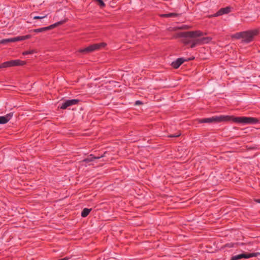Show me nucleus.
I'll return each mask as SVG.
<instances>
[{
  "label": "nucleus",
  "instance_id": "393cba45",
  "mask_svg": "<svg viewBox=\"0 0 260 260\" xmlns=\"http://www.w3.org/2000/svg\"><path fill=\"white\" fill-rule=\"evenodd\" d=\"M142 104V102H140V101H136V103H135V105H140V104Z\"/></svg>",
  "mask_w": 260,
  "mask_h": 260
},
{
  "label": "nucleus",
  "instance_id": "4be33fe9",
  "mask_svg": "<svg viewBox=\"0 0 260 260\" xmlns=\"http://www.w3.org/2000/svg\"><path fill=\"white\" fill-rule=\"evenodd\" d=\"M180 135H181V133H177V134L170 135V137H179V136H180Z\"/></svg>",
  "mask_w": 260,
  "mask_h": 260
},
{
  "label": "nucleus",
  "instance_id": "9d476101",
  "mask_svg": "<svg viewBox=\"0 0 260 260\" xmlns=\"http://www.w3.org/2000/svg\"><path fill=\"white\" fill-rule=\"evenodd\" d=\"M13 113H10L4 116H0V124L7 123L12 117Z\"/></svg>",
  "mask_w": 260,
  "mask_h": 260
},
{
  "label": "nucleus",
  "instance_id": "6e6552de",
  "mask_svg": "<svg viewBox=\"0 0 260 260\" xmlns=\"http://www.w3.org/2000/svg\"><path fill=\"white\" fill-rule=\"evenodd\" d=\"M62 23H63V21H59V22L55 23H54L52 25H51L49 26H47V27L35 29L34 31H35L36 32H42V31H44L45 30H49V29L53 28L55 27L62 24Z\"/></svg>",
  "mask_w": 260,
  "mask_h": 260
},
{
  "label": "nucleus",
  "instance_id": "5701e85b",
  "mask_svg": "<svg viewBox=\"0 0 260 260\" xmlns=\"http://www.w3.org/2000/svg\"><path fill=\"white\" fill-rule=\"evenodd\" d=\"M183 42L185 44H189L190 41L189 40H188L187 39H184L183 40Z\"/></svg>",
  "mask_w": 260,
  "mask_h": 260
},
{
  "label": "nucleus",
  "instance_id": "f257e3e1",
  "mask_svg": "<svg viewBox=\"0 0 260 260\" xmlns=\"http://www.w3.org/2000/svg\"><path fill=\"white\" fill-rule=\"evenodd\" d=\"M233 121L242 124H254L258 122V119L253 117H240L219 115L199 120L200 123H218L222 121Z\"/></svg>",
  "mask_w": 260,
  "mask_h": 260
},
{
  "label": "nucleus",
  "instance_id": "a878e982",
  "mask_svg": "<svg viewBox=\"0 0 260 260\" xmlns=\"http://www.w3.org/2000/svg\"><path fill=\"white\" fill-rule=\"evenodd\" d=\"M255 201L257 203H260V199H255Z\"/></svg>",
  "mask_w": 260,
  "mask_h": 260
},
{
  "label": "nucleus",
  "instance_id": "bb28decb",
  "mask_svg": "<svg viewBox=\"0 0 260 260\" xmlns=\"http://www.w3.org/2000/svg\"><path fill=\"white\" fill-rule=\"evenodd\" d=\"M0 68H3L2 67V64L0 65Z\"/></svg>",
  "mask_w": 260,
  "mask_h": 260
},
{
  "label": "nucleus",
  "instance_id": "4468645a",
  "mask_svg": "<svg viewBox=\"0 0 260 260\" xmlns=\"http://www.w3.org/2000/svg\"><path fill=\"white\" fill-rule=\"evenodd\" d=\"M91 209L84 208L81 213V215L83 217H86L91 211Z\"/></svg>",
  "mask_w": 260,
  "mask_h": 260
},
{
  "label": "nucleus",
  "instance_id": "423d86ee",
  "mask_svg": "<svg viewBox=\"0 0 260 260\" xmlns=\"http://www.w3.org/2000/svg\"><path fill=\"white\" fill-rule=\"evenodd\" d=\"M260 255V253L259 252H253V253H243L240 254L236 255L232 257L230 260H238L240 259L241 258H249L252 257H256L258 255Z\"/></svg>",
  "mask_w": 260,
  "mask_h": 260
},
{
  "label": "nucleus",
  "instance_id": "f8f14e48",
  "mask_svg": "<svg viewBox=\"0 0 260 260\" xmlns=\"http://www.w3.org/2000/svg\"><path fill=\"white\" fill-rule=\"evenodd\" d=\"M10 61L12 67L16 66H22L25 63V61L19 59L11 60Z\"/></svg>",
  "mask_w": 260,
  "mask_h": 260
},
{
  "label": "nucleus",
  "instance_id": "dca6fc26",
  "mask_svg": "<svg viewBox=\"0 0 260 260\" xmlns=\"http://www.w3.org/2000/svg\"><path fill=\"white\" fill-rule=\"evenodd\" d=\"M2 67L3 68L12 67L11 61H6L2 64Z\"/></svg>",
  "mask_w": 260,
  "mask_h": 260
},
{
  "label": "nucleus",
  "instance_id": "f03ea898",
  "mask_svg": "<svg viewBox=\"0 0 260 260\" xmlns=\"http://www.w3.org/2000/svg\"><path fill=\"white\" fill-rule=\"evenodd\" d=\"M257 33L258 31L255 29L238 32L233 35L232 37L237 39H241L243 43H248L253 40Z\"/></svg>",
  "mask_w": 260,
  "mask_h": 260
},
{
  "label": "nucleus",
  "instance_id": "2eb2a0df",
  "mask_svg": "<svg viewBox=\"0 0 260 260\" xmlns=\"http://www.w3.org/2000/svg\"><path fill=\"white\" fill-rule=\"evenodd\" d=\"M201 39H202V45L206 44V43H208L211 40V38L210 37H204Z\"/></svg>",
  "mask_w": 260,
  "mask_h": 260
},
{
  "label": "nucleus",
  "instance_id": "f3484780",
  "mask_svg": "<svg viewBox=\"0 0 260 260\" xmlns=\"http://www.w3.org/2000/svg\"><path fill=\"white\" fill-rule=\"evenodd\" d=\"M94 1L97 3L98 5H99V6L101 8H104L105 6V4L102 0H94Z\"/></svg>",
  "mask_w": 260,
  "mask_h": 260
},
{
  "label": "nucleus",
  "instance_id": "6ab92c4d",
  "mask_svg": "<svg viewBox=\"0 0 260 260\" xmlns=\"http://www.w3.org/2000/svg\"><path fill=\"white\" fill-rule=\"evenodd\" d=\"M35 52H36L35 50H31L30 51H24L22 53V54L25 55H27V54H32Z\"/></svg>",
  "mask_w": 260,
  "mask_h": 260
},
{
  "label": "nucleus",
  "instance_id": "a211bd4d",
  "mask_svg": "<svg viewBox=\"0 0 260 260\" xmlns=\"http://www.w3.org/2000/svg\"><path fill=\"white\" fill-rule=\"evenodd\" d=\"M162 16L164 17H176L177 16V14L174 13H171L164 14Z\"/></svg>",
  "mask_w": 260,
  "mask_h": 260
},
{
  "label": "nucleus",
  "instance_id": "9b49d317",
  "mask_svg": "<svg viewBox=\"0 0 260 260\" xmlns=\"http://www.w3.org/2000/svg\"><path fill=\"white\" fill-rule=\"evenodd\" d=\"M184 60L182 58H178L177 60L172 63V66L175 69H177L184 62Z\"/></svg>",
  "mask_w": 260,
  "mask_h": 260
},
{
  "label": "nucleus",
  "instance_id": "1a4fd4ad",
  "mask_svg": "<svg viewBox=\"0 0 260 260\" xmlns=\"http://www.w3.org/2000/svg\"><path fill=\"white\" fill-rule=\"evenodd\" d=\"M231 8L230 7H227L224 8L220 9L216 13H215L213 16L214 17L219 16L222 15L223 14H228L231 12Z\"/></svg>",
  "mask_w": 260,
  "mask_h": 260
},
{
  "label": "nucleus",
  "instance_id": "0eeeda50",
  "mask_svg": "<svg viewBox=\"0 0 260 260\" xmlns=\"http://www.w3.org/2000/svg\"><path fill=\"white\" fill-rule=\"evenodd\" d=\"M78 100L76 99L67 100L61 104V105L60 106V108L62 109H65L69 106L76 105V104L78 103Z\"/></svg>",
  "mask_w": 260,
  "mask_h": 260
},
{
  "label": "nucleus",
  "instance_id": "412c9836",
  "mask_svg": "<svg viewBox=\"0 0 260 260\" xmlns=\"http://www.w3.org/2000/svg\"><path fill=\"white\" fill-rule=\"evenodd\" d=\"M188 26L187 25H183L180 27H176L175 29H188Z\"/></svg>",
  "mask_w": 260,
  "mask_h": 260
},
{
  "label": "nucleus",
  "instance_id": "aec40b11",
  "mask_svg": "<svg viewBox=\"0 0 260 260\" xmlns=\"http://www.w3.org/2000/svg\"><path fill=\"white\" fill-rule=\"evenodd\" d=\"M46 15H44V16H34L33 17V19H43L45 17H46Z\"/></svg>",
  "mask_w": 260,
  "mask_h": 260
},
{
  "label": "nucleus",
  "instance_id": "39448f33",
  "mask_svg": "<svg viewBox=\"0 0 260 260\" xmlns=\"http://www.w3.org/2000/svg\"><path fill=\"white\" fill-rule=\"evenodd\" d=\"M30 38V35H26L24 36H18L14 38H9L3 39L0 41V44H6L9 43L15 42L20 41H23L26 39H29Z\"/></svg>",
  "mask_w": 260,
  "mask_h": 260
},
{
  "label": "nucleus",
  "instance_id": "ddd939ff",
  "mask_svg": "<svg viewBox=\"0 0 260 260\" xmlns=\"http://www.w3.org/2000/svg\"><path fill=\"white\" fill-rule=\"evenodd\" d=\"M102 157H103V155H102L100 156H97V157H93L92 156V155H90L87 158L84 159L83 161H85L86 162H88L93 161L95 159H99Z\"/></svg>",
  "mask_w": 260,
  "mask_h": 260
},
{
  "label": "nucleus",
  "instance_id": "7ed1b4c3",
  "mask_svg": "<svg viewBox=\"0 0 260 260\" xmlns=\"http://www.w3.org/2000/svg\"><path fill=\"white\" fill-rule=\"evenodd\" d=\"M203 34L200 31H192L185 32H181L179 34V36L183 38H190L194 39L193 41L197 45H202V39L197 38L198 37L202 36Z\"/></svg>",
  "mask_w": 260,
  "mask_h": 260
},
{
  "label": "nucleus",
  "instance_id": "b1692460",
  "mask_svg": "<svg viewBox=\"0 0 260 260\" xmlns=\"http://www.w3.org/2000/svg\"><path fill=\"white\" fill-rule=\"evenodd\" d=\"M197 45L195 43V42L193 41V40L192 41V43L190 45L191 48H194Z\"/></svg>",
  "mask_w": 260,
  "mask_h": 260
},
{
  "label": "nucleus",
  "instance_id": "20e7f679",
  "mask_svg": "<svg viewBox=\"0 0 260 260\" xmlns=\"http://www.w3.org/2000/svg\"><path fill=\"white\" fill-rule=\"evenodd\" d=\"M105 43H101L100 44H95L89 46L84 49H81L79 50V52L82 53H88L98 50L102 48H104L106 46Z\"/></svg>",
  "mask_w": 260,
  "mask_h": 260
}]
</instances>
